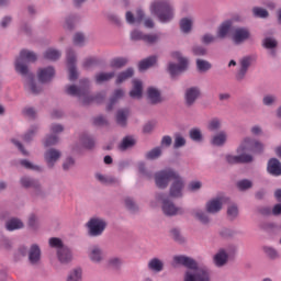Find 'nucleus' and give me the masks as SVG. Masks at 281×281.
<instances>
[{
  "label": "nucleus",
  "instance_id": "nucleus-1",
  "mask_svg": "<svg viewBox=\"0 0 281 281\" xmlns=\"http://www.w3.org/2000/svg\"><path fill=\"white\" fill-rule=\"evenodd\" d=\"M173 262L188 269L184 272V281H210V270L206 267L199 266L196 260L188 256H175Z\"/></svg>",
  "mask_w": 281,
  "mask_h": 281
},
{
  "label": "nucleus",
  "instance_id": "nucleus-2",
  "mask_svg": "<svg viewBox=\"0 0 281 281\" xmlns=\"http://www.w3.org/2000/svg\"><path fill=\"white\" fill-rule=\"evenodd\" d=\"M36 55L32 50H21L19 58L15 60V71L21 74V76L26 77V87L31 93H41L42 89L36 87L34 83V75L30 74L27 69V64L25 63H36Z\"/></svg>",
  "mask_w": 281,
  "mask_h": 281
},
{
  "label": "nucleus",
  "instance_id": "nucleus-3",
  "mask_svg": "<svg viewBox=\"0 0 281 281\" xmlns=\"http://www.w3.org/2000/svg\"><path fill=\"white\" fill-rule=\"evenodd\" d=\"M66 93L68 95H74L75 98H79V100L82 102V104H90L93 102H100L101 100H104L105 94L99 93L97 97H90L89 95V80L82 79L81 86L78 88L76 86H67L66 87Z\"/></svg>",
  "mask_w": 281,
  "mask_h": 281
},
{
  "label": "nucleus",
  "instance_id": "nucleus-4",
  "mask_svg": "<svg viewBox=\"0 0 281 281\" xmlns=\"http://www.w3.org/2000/svg\"><path fill=\"white\" fill-rule=\"evenodd\" d=\"M151 14H155L160 23L172 21L175 12L168 0H155L150 5Z\"/></svg>",
  "mask_w": 281,
  "mask_h": 281
},
{
  "label": "nucleus",
  "instance_id": "nucleus-5",
  "mask_svg": "<svg viewBox=\"0 0 281 281\" xmlns=\"http://www.w3.org/2000/svg\"><path fill=\"white\" fill-rule=\"evenodd\" d=\"M156 201L161 202L165 216H183L186 214V209L176 206L175 202L170 200V195L166 193H156Z\"/></svg>",
  "mask_w": 281,
  "mask_h": 281
},
{
  "label": "nucleus",
  "instance_id": "nucleus-6",
  "mask_svg": "<svg viewBox=\"0 0 281 281\" xmlns=\"http://www.w3.org/2000/svg\"><path fill=\"white\" fill-rule=\"evenodd\" d=\"M109 223L102 217H91L87 223L88 236L91 238H98L104 234Z\"/></svg>",
  "mask_w": 281,
  "mask_h": 281
},
{
  "label": "nucleus",
  "instance_id": "nucleus-7",
  "mask_svg": "<svg viewBox=\"0 0 281 281\" xmlns=\"http://www.w3.org/2000/svg\"><path fill=\"white\" fill-rule=\"evenodd\" d=\"M177 171L172 169H165L155 175V181L157 188L160 190H166L168 188V183H170L171 179L177 177Z\"/></svg>",
  "mask_w": 281,
  "mask_h": 281
},
{
  "label": "nucleus",
  "instance_id": "nucleus-8",
  "mask_svg": "<svg viewBox=\"0 0 281 281\" xmlns=\"http://www.w3.org/2000/svg\"><path fill=\"white\" fill-rule=\"evenodd\" d=\"M22 188L34 190L35 196H45V191H43V186L38 179L24 176L20 179Z\"/></svg>",
  "mask_w": 281,
  "mask_h": 281
},
{
  "label": "nucleus",
  "instance_id": "nucleus-9",
  "mask_svg": "<svg viewBox=\"0 0 281 281\" xmlns=\"http://www.w3.org/2000/svg\"><path fill=\"white\" fill-rule=\"evenodd\" d=\"M245 150H246L245 145H240V147L237 149V153H241V154L237 156L227 155L226 156L227 164H231L232 166L236 164H251V161H254V156L245 153Z\"/></svg>",
  "mask_w": 281,
  "mask_h": 281
},
{
  "label": "nucleus",
  "instance_id": "nucleus-10",
  "mask_svg": "<svg viewBox=\"0 0 281 281\" xmlns=\"http://www.w3.org/2000/svg\"><path fill=\"white\" fill-rule=\"evenodd\" d=\"M172 57L177 58L179 61V65L177 64H169V74L175 78V76H179V74H183L186 69H188V60L183 57H181V53L175 52L172 53Z\"/></svg>",
  "mask_w": 281,
  "mask_h": 281
},
{
  "label": "nucleus",
  "instance_id": "nucleus-11",
  "mask_svg": "<svg viewBox=\"0 0 281 281\" xmlns=\"http://www.w3.org/2000/svg\"><path fill=\"white\" fill-rule=\"evenodd\" d=\"M183 188H186V182H183V178H181V176L178 173L173 178V182L170 186L169 196H171V199H182Z\"/></svg>",
  "mask_w": 281,
  "mask_h": 281
},
{
  "label": "nucleus",
  "instance_id": "nucleus-12",
  "mask_svg": "<svg viewBox=\"0 0 281 281\" xmlns=\"http://www.w3.org/2000/svg\"><path fill=\"white\" fill-rule=\"evenodd\" d=\"M234 254H236V246L228 247L227 251H225V249H220L214 256L216 267H225V265H227V260H229V256H234Z\"/></svg>",
  "mask_w": 281,
  "mask_h": 281
},
{
  "label": "nucleus",
  "instance_id": "nucleus-13",
  "mask_svg": "<svg viewBox=\"0 0 281 281\" xmlns=\"http://www.w3.org/2000/svg\"><path fill=\"white\" fill-rule=\"evenodd\" d=\"M63 157V153L56 148H49L44 153V160L47 168H54L56 162Z\"/></svg>",
  "mask_w": 281,
  "mask_h": 281
},
{
  "label": "nucleus",
  "instance_id": "nucleus-14",
  "mask_svg": "<svg viewBox=\"0 0 281 281\" xmlns=\"http://www.w3.org/2000/svg\"><path fill=\"white\" fill-rule=\"evenodd\" d=\"M251 33L246 27H237L232 32V38L235 45H240L245 41H249Z\"/></svg>",
  "mask_w": 281,
  "mask_h": 281
},
{
  "label": "nucleus",
  "instance_id": "nucleus-15",
  "mask_svg": "<svg viewBox=\"0 0 281 281\" xmlns=\"http://www.w3.org/2000/svg\"><path fill=\"white\" fill-rule=\"evenodd\" d=\"M67 65L69 71V80H78V71L76 70V53L74 50H67Z\"/></svg>",
  "mask_w": 281,
  "mask_h": 281
},
{
  "label": "nucleus",
  "instance_id": "nucleus-16",
  "mask_svg": "<svg viewBox=\"0 0 281 281\" xmlns=\"http://www.w3.org/2000/svg\"><path fill=\"white\" fill-rule=\"evenodd\" d=\"M267 172L271 177H281V162L278 158H270L268 160Z\"/></svg>",
  "mask_w": 281,
  "mask_h": 281
},
{
  "label": "nucleus",
  "instance_id": "nucleus-17",
  "mask_svg": "<svg viewBox=\"0 0 281 281\" xmlns=\"http://www.w3.org/2000/svg\"><path fill=\"white\" fill-rule=\"evenodd\" d=\"M88 257L90 258L91 262H94L95 265H100L104 260V251L100 246H92L89 249Z\"/></svg>",
  "mask_w": 281,
  "mask_h": 281
},
{
  "label": "nucleus",
  "instance_id": "nucleus-18",
  "mask_svg": "<svg viewBox=\"0 0 281 281\" xmlns=\"http://www.w3.org/2000/svg\"><path fill=\"white\" fill-rule=\"evenodd\" d=\"M166 265L164 263V260L154 257L151 258L147 263L148 271H151V273H161L164 271Z\"/></svg>",
  "mask_w": 281,
  "mask_h": 281
},
{
  "label": "nucleus",
  "instance_id": "nucleus-19",
  "mask_svg": "<svg viewBox=\"0 0 281 281\" xmlns=\"http://www.w3.org/2000/svg\"><path fill=\"white\" fill-rule=\"evenodd\" d=\"M192 216L195 221H199L202 225H209L211 223L210 215H207V212L201 210V209H193L191 212Z\"/></svg>",
  "mask_w": 281,
  "mask_h": 281
},
{
  "label": "nucleus",
  "instance_id": "nucleus-20",
  "mask_svg": "<svg viewBox=\"0 0 281 281\" xmlns=\"http://www.w3.org/2000/svg\"><path fill=\"white\" fill-rule=\"evenodd\" d=\"M57 258L61 265H69L71 262L74 256L71 255V249L69 247L65 246L64 248H60L57 250Z\"/></svg>",
  "mask_w": 281,
  "mask_h": 281
},
{
  "label": "nucleus",
  "instance_id": "nucleus-21",
  "mask_svg": "<svg viewBox=\"0 0 281 281\" xmlns=\"http://www.w3.org/2000/svg\"><path fill=\"white\" fill-rule=\"evenodd\" d=\"M29 262L31 265L41 262V247L37 244H33L29 250Z\"/></svg>",
  "mask_w": 281,
  "mask_h": 281
},
{
  "label": "nucleus",
  "instance_id": "nucleus-22",
  "mask_svg": "<svg viewBox=\"0 0 281 281\" xmlns=\"http://www.w3.org/2000/svg\"><path fill=\"white\" fill-rule=\"evenodd\" d=\"M207 214H218L223 210V202L218 199H213L205 204Z\"/></svg>",
  "mask_w": 281,
  "mask_h": 281
},
{
  "label": "nucleus",
  "instance_id": "nucleus-23",
  "mask_svg": "<svg viewBox=\"0 0 281 281\" xmlns=\"http://www.w3.org/2000/svg\"><path fill=\"white\" fill-rule=\"evenodd\" d=\"M25 224L19 217H12L5 222L7 232H16L18 229H23Z\"/></svg>",
  "mask_w": 281,
  "mask_h": 281
},
{
  "label": "nucleus",
  "instance_id": "nucleus-24",
  "mask_svg": "<svg viewBox=\"0 0 281 281\" xmlns=\"http://www.w3.org/2000/svg\"><path fill=\"white\" fill-rule=\"evenodd\" d=\"M56 71L53 67L42 68L38 70L40 82H49L54 78Z\"/></svg>",
  "mask_w": 281,
  "mask_h": 281
},
{
  "label": "nucleus",
  "instance_id": "nucleus-25",
  "mask_svg": "<svg viewBox=\"0 0 281 281\" xmlns=\"http://www.w3.org/2000/svg\"><path fill=\"white\" fill-rule=\"evenodd\" d=\"M254 58L251 57H244L240 60V69L237 74V80H243L245 78V75L247 74V69L251 66Z\"/></svg>",
  "mask_w": 281,
  "mask_h": 281
},
{
  "label": "nucleus",
  "instance_id": "nucleus-26",
  "mask_svg": "<svg viewBox=\"0 0 281 281\" xmlns=\"http://www.w3.org/2000/svg\"><path fill=\"white\" fill-rule=\"evenodd\" d=\"M95 179L100 181V183H103V186H115L120 183V180L113 176H104L102 173H97Z\"/></svg>",
  "mask_w": 281,
  "mask_h": 281
},
{
  "label": "nucleus",
  "instance_id": "nucleus-27",
  "mask_svg": "<svg viewBox=\"0 0 281 281\" xmlns=\"http://www.w3.org/2000/svg\"><path fill=\"white\" fill-rule=\"evenodd\" d=\"M169 236L172 238V240H175V243H178V245H186L187 243V239L183 234H181L180 228H171L169 231Z\"/></svg>",
  "mask_w": 281,
  "mask_h": 281
},
{
  "label": "nucleus",
  "instance_id": "nucleus-28",
  "mask_svg": "<svg viewBox=\"0 0 281 281\" xmlns=\"http://www.w3.org/2000/svg\"><path fill=\"white\" fill-rule=\"evenodd\" d=\"M262 251L268 260H280V252L271 246H263Z\"/></svg>",
  "mask_w": 281,
  "mask_h": 281
},
{
  "label": "nucleus",
  "instance_id": "nucleus-29",
  "mask_svg": "<svg viewBox=\"0 0 281 281\" xmlns=\"http://www.w3.org/2000/svg\"><path fill=\"white\" fill-rule=\"evenodd\" d=\"M144 87L142 85V81L134 79L133 80V89L130 92L131 98H136L139 100L142 98Z\"/></svg>",
  "mask_w": 281,
  "mask_h": 281
},
{
  "label": "nucleus",
  "instance_id": "nucleus-30",
  "mask_svg": "<svg viewBox=\"0 0 281 281\" xmlns=\"http://www.w3.org/2000/svg\"><path fill=\"white\" fill-rule=\"evenodd\" d=\"M157 64V56H150L146 59H143L138 64L139 71H146V69H150V67Z\"/></svg>",
  "mask_w": 281,
  "mask_h": 281
},
{
  "label": "nucleus",
  "instance_id": "nucleus-31",
  "mask_svg": "<svg viewBox=\"0 0 281 281\" xmlns=\"http://www.w3.org/2000/svg\"><path fill=\"white\" fill-rule=\"evenodd\" d=\"M147 98L151 104H159L161 102V93L155 88H148Z\"/></svg>",
  "mask_w": 281,
  "mask_h": 281
},
{
  "label": "nucleus",
  "instance_id": "nucleus-32",
  "mask_svg": "<svg viewBox=\"0 0 281 281\" xmlns=\"http://www.w3.org/2000/svg\"><path fill=\"white\" fill-rule=\"evenodd\" d=\"M196 98H199V89L191 88V89L187 90L186 100H187V104L189 106H192V104H194V102L196 101Z\"/></svg>",
  "mask_w": 281,
  "mask_h": 281
},
{
  "label": "nucleus",
  "instance_id": "nucleus-33",
  "mask_svg": "<svg viewBox=\"0 0 281 281\" xmlns=\"http://www.w3.org/2000/svg\"><path fill=\"white\" fill-rule=\"evenodd\" d=\"M126 21L127 23H142L144 21V11L138 10L136 12V18L131 13V11H127L126 13Z\"/></svg>",
  "mask_w": 281,
  "mask_h": 281
},
{
  "label": "nucleus",
  "instance_id": "nucleus-34",
  "mask_svg": "<svg viewBox=\"0 0 281 281\" xmlns=\"http://www.w3.org/2000/svg\"><path fill=\"white\" fill-rule=\"evenodd\" d=\"M229 30H232V21H226L222 23L217 31V37L225 38V36L229 34Z\"/></svg>",
  "mask_w": 281,
  "mask_h": 281
},
{
  "label": "nucleus",
  "instance_id": "nucleus-35",
  "mask_svg": "<svg viewBox=\"0 0 281 281\" xmlns=\"http://www.w3.org/2000/svg\"><path fill=\"white\" fill-rule=\"evenodd\" d=\"M122 98H124V90L116 89L110 99V103L108 105V111H112L113 104H115L119 100H122Z\"/></svg>",
  "mask_w": 281,
  "mask_h": 281
},
{
  "label": "nucleus",
  "instance_id": "nucleus-36",
  "mask_svg": "<svg viewBox=\"0 0 281 281\" xmlns=\"http://www.w3.org/2000/svg\"><path fill=\"white\" fill-rule=\"evenodd\" d=\"M159 38H161V33L145 34L143 43L146 45H156V43H159Z\"/></svg>",
  "mask_w": 281,
  "mask_h": 281
},
{
  "label": "nucleus",
  "instance_id": "nucleus-37",
  "mask_svg": "<svg viewBox=\"0 0 281 281\" xmlns=\"http://www.w3.org/2000/svg\"><path fill=\"white\" fill-rule=\"evenodd\" d=\"M61 168L64 172H69L71 168H76V158L74 156H67L63 161Z\"/></svg>",
  "mask_w": 281,
  "mask_h": 281
},
{
  "label": "nucleus",
  "instance_id": "nucleus-38",
  "mask_svg": "<svg viewBox=\"0 0 281 281\" xmlns=\"http://www.w3.org/2000/svg\"><path fill=\"white\" fill-rule=\"evenodd\" d=\"M128 117V110H119L116 113V122L120 126H126V120Z\"/></svg>",
  "mask_w": 281,
  "mask_h": 281
},
{
  "label": "nucleus",
  "instance_id": "nucleus-39",
  "mask_svg": "<svg viewBox=\"0 0 281 281\" xmlns=\"http://www.w3.org/2000/svg\"><path fill=\"white\" fill-rule=\"evenodd\" d=\"M125 207L131 214L139 212V206H137V203L132 198H125Z\"/></svg>",
  "mask_w": 281,
  "mask_h": 281
},
{
  "label": "nucleus",
  "instance_id": "nucleus-40",
  "mask_svg": "<svg viewBox=\"0 0 281 281\" xmlns=\"http://www.w3.org/2000/svg\"><path fill=\"white\" fill-rule=\"evenodd\" d=\"M133 74H135L133 68H128L127 70L121 72L117 76L116 85H122V82H124L125 80H128V78H133Z\"/></svg>",
  "mask_w": 281,
  "mask_h": 281
},
{
  "label": "nucleus",
  "instance_id": "nucleus-41",
  "mask_svg": "<svg viewBox=\"0 0 281 281\" xmlns=\"http://www.w3.org/2000/svg\"><path fill=\"white\" fill-rule=\"evenodd\" d=\"M114 77H115V72H100L95 75V80L98 85H100L102 82H108V80H111Z\"/></svg>",
  "mask_w": 281,
  "mask_h": 281
},
{
  "label": "nucleus",
  "instance_id": "nucleus-42",
  "mask_svg": "<svg viewBox=\"0 0 281 281\" xmlns=\"http://www.w3.org/2000/svg\"><path fill=\"white\" fill-rule=\"evenodd\" d=\"M127 63H128V59L124 57H119L111 60L110 67H113L114 69H122V67H125Z\"/></svg>",
  "mask_w": 281,
  "mask_h": 281
},
{
  "label": "nucleus",
  "instance_id": "nucleus-43",
  "mask_svg": "<svg viewBox=\"0 0 281 281\" xmlns=\"http://www.w3.org/2000/svg\"><path fill=\"white\" fill-rule=\"evenodd\" d=\"M227 218L228 221H236L238 218V205L233 204L227 207Z\"/></svg>",
  "mask_w": 281,
  "mask_h": 281
},
{
  "label": "nucleus",
  "instance_id": "nucleus-44",
  "mask_svg": "<svg viewBox=\"0 0 281 281\" xmlns=\"http://www.w3.org/2000/svg\"><path fill=\"white\" fill-rule=\"evenodd\" d=\"M189 137L193 142H201V139H203V133L201 132V128L194 127L190 130Z\"/></svg>",
  "mask_w": 281,
  "mask_h": 281
},
{
  "label": "nucleus",
  "instance_id": "nucleus-45",
  "mask_svg": "<svg viewBox=\"0 0 281 281\" xmlns=\"http://www.w3.org/2000/svg\"><path fill=\"white\" fill-rule=\"evenodd\" d=\"M237 188L241 192H245V190H251L254 188V182L249 179H243L237 182Z\"/></svg>",
  "mask_w": 281,
  "mask_h": 281
},
{
  "label": "nucleus",
  "instance_id": "nucleus-46",
  "mask_svg": "<svg viewBox=\"0 0 281 281\" xmlns=\"http://www.w3.org/2000/svg\"><path fill=\"white\" fill-rule=\"evenodd\" d=\"M44 58H46V60H58V58H60V52L48 48L44 54Z\"/></svg>",
  "mask_w": 281,
  "mask_h": 281
},
{
  "label": "nucleus",
  "instance_id": "nucleus-47",
  "mask_svg": "<svg viewBox=\"0 0 281 281\" xmlns=\"http://www.w3.org/2000/svg\"><path fill=\"white\" fill-rule=\"evenodd\" d=\"M48 245H49V247H53V249H57V251L65 247V244L63 243V239H60L58 237L49 238Z\"/></svg>",
  "mask_w": 281,
  "mask_h": 281
},
{
  "label": "nucleus",
  "instance_id": "nucleus-48",
  "mask_svg": "<svg viewBox=\"0 0 281 281\" xmlns=\"http://www.w3.org/2000/svg\"><path fill=\"white\" fill-rule=\"evenodd\" d=\"M161 157V147H155L146 154V159L155 160Z\"/></svg>",
  "mask_w": 281,
  "mask_h": 281
},
{
  "label": "nucleus",
  "instance_id": "nucleus-49",
  "mask_svg": "<svg viewBox=\"0 0 281 281\" xmlns=\"http://www.w3.org/2000/svg\"><path fill=\"white\" fill-rule=\"evenodd\" d=\"M180 30L184 32V34H188L190 30H192V20L184 18L180 21Z\"/></svg>",
  "mask_w": 281,
  "mask_h": 281
},
{
  "label": "nucleus",
  "instance_id": "nucleus-50",
  "mask_svg": "<svg viewBox=\"0 0 281 281\" xmlns=\"http://www.w3.org/2000/svg\"><path fill=\"white\" fill-rule=\"evenodd\" d=\"M132 148H135V142H121L117 145L120 153H126V150H132Z\"/></svg>",
  "mask_w": 281,
  "mask_h": 281
},
{
  "label": "nucleus",
  "instance_id": "nucleus-51",
  "mask_svg": "<svg viewBox=\"0 0 281 281\" xmlns=\"http://www.w3.org/2000/svg\"><path fill=\"white\" fill-rule=\"evenodd\" d=\"M196 67L199 71H210V69H212V64H210L207 60L198 59Z\"/></svg>",
  "mask_w": 281,
  "mask_h": 281
},
{
  "label": "nucleus",
  "instance_id": "nucleus-52",
  "mask_svg": "<svg viewBox=\"0 0 281 281\" xmlns=\"http://www.w3.org/2000/svg\"><path fill=\"white\" fill-rule=\"evenodd\" d=\"M82 280V270L75 269L72 272L69 273L67 281H80Z\"/></svg>",
  "mask_w": 281,
  "mask_h": 281
},
{
  "label": "nucleus",
  "instance_id": "nucleus-53",
  "mask_svg": "<svg viewBox=\"0 0 281 281\" xmlns=\"http://www.w3.org/2000/svg\"><path fill=\"white\" fill-rule=\"evenodd\" d=\"M252 14L259 19H267L269 16V12L266 9L255 7L252 9Z\"/></svg>",
  "mask_w": 281,
  "mask_h": 281
},
{
  "label": "nucleus",
  "instance_id": "nucleus-54",
  "mask_svg": "<svg viewBox=\"0 0 281 281\" xmlns=\"http://www.w3.org/2000/svg\"><path fill=\"white\" fill-rule=\"evenodd\" d=\"M207 131H218L221 128V121L220 119H212L209 121L206 125Z\"/></svg>",
  "mask_w": 281,
  "mask_h": 281
},
{
  "label": "nucleus",
  "instance_id": "nucleus-55",
  "mask_svg": "<svg viewBox=\"0 0 281 281\" xmlns=\"http://www.w3.org/2000/svg\"><path fill=\"white\" fill-rule=\"evenodd\" d=\"M71 153H72V155H83L85 154V145H82V142L75 143L71 146Z\"/></svg>",
  "mask_w": 281,
  "mask_h": 281
},
{
  "label": "nucleus",
  "instance_id": "nucleus-56",
  "mask_svg": "<svg viewBox=\"0 0 281 281\" xmlns=\"http://www.w3.org/2000/svg\"><path fill=\"white\" fill-rule=\"evenodd\" d=\"M20 164H21V166H22L23 168H25L26 170H41V167H38V166L32 164V162H31L30 160H27V159H22V160L20 161Z\"/></svg>",
  "mask_w": 281,
  "mask_h": 281
},
{
  "label": "nucleus",
  "instance_id": "nucleus-57",
  "mask_svg": "<svg viewBox=\"0 0 281 281\" xmlns=\"http://www.w3.org/2000/svg\"><path fill=\"white\" fill-rule=\"evenodd\" d=\"M27 225L31 227V229H38V217L34 214H31L29 216Z\"/></svg>",
  "mask_w": 281,
  "mask_h": 281
},
{
  "label": "nucleus",
  "instance_id": "nucleus-58",
  "mask_svg": "<svg viewBox=\"0 0 281 281\" xmlns=\"http://www.w3.org/2000/svg\"><path fill=\"white\" fill-rule=\"evenodd\" d=\"M249 147L251 148V153H262V150L265 149V146L262 145V143L260 142H255V143H248Z\"/></svg>",
  "mask_w": 281,
  "mask_h": 281
},
{
  "label": "nucleus",
  "instance_id": "nucleus-59",
  "mask_svg": "<svg viewBox=\"0 0 281 281\" xmlns=\"http://www.w3.org/2000/svg\"><path fill=\"white\" fill-rule=\"evenodd\" d=\"M256 212L261 216H271V206H257Z\"/></svg>",
  "mask_w": 281,
  "mask_h": 281
},
{
  "label": "nucleus",
  "instance_id": "nucleus-60",
  "mask_svg": "<svg viewBox=\"0 0 281 281\" xmlns=\"http://www.w3.org/2000/svg\"><path fill=\"white\" fill-rule=\"evenodd\" d=\"M278 46V42L271 37H267L263 41V47H266V49H273Z\"/></svg>",
  "mask_w": 281,
  "mask_h": 281
},
{
  "label": "nucleus",
  "instance_id": "nucleus-61",
  "mask_svg": "<svg viewBox=\"0 0 281 281\" xmlns=\"http://www.w3.org/2000/svg\"><path fill=\"white\" fill-rule=\"evenodd\" d=\"M146 34L142 31H137V30H134L132 33H131V38L132 41H144V36Z\"/></svg>",
  "mask_w": 281,
  "mask_h": 281
},
{
  "label": "nucleus",
  "instance_id": "nucleus-62",
  "mask_svg": "<svg viewBox=\"0 0 281 281\" xmlns=\"http://www.w3.org/2000/svg\"><path fill=\"white\" fill-rule=\"evenodd\" d=\"M236 235V232H234L233 229L229 228H223L220 232V236H222V238H233V236Z\"/></svg>",
  "mask_w": 281,
  "mask_h": 281
},
{
  "label": "nucleus",
  "instance_id": "nucleus-63",
  "mask_svg": "<svg viewBox=\"0 0 281 281\" xmlns=\"http://www.w3.org/2000/svg\"><path fill=\"white\" fill-rule=\"evenodd\" d=\"M109 265L112 269H120V267H122V259L114 257L109 260Z\"/></svg>",
  "mask_w": 281,
  "mask_h": 281
},
{
  "label": "nucleus",
  "instance_id": "nucleus-64",
  "mask_svg": "<svg viewBox=\"0 0 281 281\" xmlns=\"http://www.w3.org/2000/svg\"><path fill=\"white\" fill-rule=\"evenodd\" d=\"M213 142H227V133L220 132L213 137Z\"/></svg>",
  "mask_w": 281,
  "mask_h": 281
}]
</instances>
